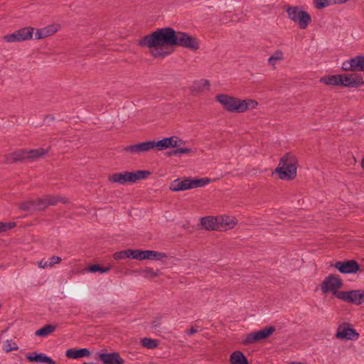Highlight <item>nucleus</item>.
<instances>
[{"label": "nucleus", "mask_w": 364, "mask_h": 364, "mask_svg": "<svg viewBox=\"0 0 364 364\" xmlns=\"http://www.w3.org/2000/svg\"><path fill=\"white\" fill-rule=\"evenodd\" d=\"M159 322L158 321H154L152 322V327H153V328H156V327H158V326H159Z\"/></svg>", "instance_id": "obj_56"}, {"label": "nucleus", "mask_w": 364, "mask_h": 364, "mask_svg": "<svg viewBox=\"0 0 364 364\" xmlns=\"http://www.w3.org/2000/svg\"><path fill=\"white\" fill-rule=\"evenodd\" d=\"M111 268H112L111 265H109L107 267H104L100 266V264H95L90 265L87 268V271L90 272H92V273H95L97 272H100L101 273H105V272H108L111 269Z\"/></svg>", "instance_id": "obj_30"}, {"label": "nucleus", "mask_w": 364, "mask_h": 364, "mask_svg": "<svg viewBox=\"0 0 364 364\" xmlns=\"http://www.w3.org/2000/svg\"><path fill=\"white\" fill-rule=\"evenodd\" d=\"M210 87V82L205 79L196 82L193 86V90L197 92H203L205 89L208 90Z\"/></svg>", "instance_id": "obj_27"}, {"label": "nucleus", "mask_w": 364, "mask_h": 364, "mask_svg": "<svg viewBox=\"0 0 364 364\" xmlns=\"http://www.w3.org/2000/svg\"><path fill=\"white\" fill-rule=\"evenodd\" d=\"M19 208L23 211H33L36 210L34 200H30L25 202L21 203L19 205Z\"/></svg>", "instance_id": "obj_35"}, {"label": "nucleus", "mask_w": 364, "mask_h": 364, "mask_svg": "<svg viewBox=\"0 0 364 364\" xmlns=\"http://www.w3.org/2000/svg\"><path fill=\"white\" fill-rule=\"evenodd\" d=\"M176 136H172L171 137L164 138L156 142V149L158 151H162L168 148H174L176 144Z\"/></svg>", "instance_id": "obj_19"}, {"label": "nucleus", "mask_w": 364, "mask_h": 364, "mask_svg": "<svg viewBox=\"0 0 364 364\" xmlns=\"http://www.w3.org/2000/svg\"><path fill=\"white\" fill-rule=\"evenodd\" d=\"M4 225H6V227H5V230L6 231L7 230L12 229V228H15L16 226V223H14V222L4 223Z\"/></svg>", "instance_id": "obj_49"}, {"label": "nucleus", "mask_w": 364, "mask_h": 364, "mask_svg": "<svg viewBox=\"0 0 364 364\" xmlns=\"http://www.w3.org/2000/svg\"><path fill=\"white\" fill-rule=\"evenodd\" d=\"M154 148L156 149V142L155 141H147L127 146L124 147L123 150L132 154H140Z\"/></svg>", "instance_id": "obj_11"}, {"label": "nucleus", "mask_w": 364, "mask_h": 364, "mask_svg": "<svg viewBox=\"0 0 364 364\" xmlns=\"http://www.w3.org/2000/svg\"><path fill=\"white\" fill-rule=\"evenodd\" d=\"M215 100L222 105L225 110L234 113L245 112L250 105H252V107H255L257 105V102L255 100H241L226 94L217 95L215 96Z\"/></svg>", "instance_id": "obj_2"}, {"label": "nucleus", "mask_w": 364, "mask_h": 364, "mask_svg": "<svg viewBox=\"0 0 364 364\" xmlns=\"http://www.w3.org/2000/svg\"><path fill=\"white\" fill-rule=\"evenodd\" d=\"M61 261V258L58 256L51 257L48 261H46L42 266L43 268L47 267H52L55 264L60 263Z\"/></svg>", "instance_id": "obj_42"}, {"label": "nucleus", "mask_w": 364, "mask_h": 364, "mask_svg": "<svg viewBox=\"0 0 364 364\" xmlns=\"http://www.w3.org/2000/svg\"><path fill=\"white\" fill-rule=\"evenodd\" d=\"M320 82L328 85H340V75H326L320 79Z\"/></svg>", "instance_id": "obj_24"}, {"label": "nucleus", "mask_w": 364, "mask_h": 364, "mask_svg": "<svg viewBox=\"0 0 364 364\" xmlns=\"http://www.w3.org/2000/svg\"><path fill=\"white\" fill-rule=\"evenodd\" d=\"M176 144H177L175 146L174 148L178 149L180 148L181 146L184 145L186 144V141L177 136Z\"/></svg>", "instance_id": "obj_50"}, {"label": "nucleus", "mask_w": 364, "mask_h": 364, "mask_svg": "<svg viewBox=\"0 0 364 364\" xmlns=\"http://www.w3.org/2000/svg\"><path fill=\"white\" fill-rule=\"evenodd\" d=\"M343 286L342 279L336 274H331L327 276L321 284V290L323 294L332 293L337 299H338L343 291H339Z\"/></svg>", "instance_id": "obj_6"}, {"label": "nucleus", "mask_w": 364, "mask_h": 364, "mask_svg": "<svg viewBox=\"0 0 364 364\" xmlns=\"http://www.w3.org/2000/svg\"><path fill=\"white\" fill-rule=\"evenodd\" d=\"M275 327L273 326H269L264 328L255 331L259 341H262L269 337L274 331Z\"/></svg>", "instance_id": "obj_25"}, {"label": "nucleus", "mask_w": 364, "mask_h": 364, "mask_svg": "<svg viewBox=\"0 0 364 364\" xmlns=\"http://www.w3.org/2000/svg\"><path fill=\"white\" fill-rule=\"evenodd\" d=\"M140 274L143 275L146 279H151L158 277L161 275V272L159 269L154 271L152 268L146 267L144 269L137 271Z\"/></svg>", "instance_id": "obj_26"}, {"label": "nucleus", "mask_w": 364, "mask_h": 364, "mask_svg": "<svg viewBox=\"0 0 364 364\" xmlns=\"http://www.w3.org/2000/svg\"><path fill=\"white\" fill-rule=\"evenodd\" d=\"M177 32L171 27L158 28L151 34L146 35L139 40L138 45L141 47L156 48V50H151V55L154 58H164L169 55L170 52L159 50L157 48L164 46L174 47Z\"/></svg>", "instance_id": "obj_1"}, {"label": "nucleus", "mask_w": 364, "mask_h": 364, "mask_svg": "<svg viewBox=\"0 0 364 364\" xmlns=\"http://www.w3.org/2000/svg\"><path fill=\"white\" fill-rule=\"evenodd\" d=\"M284 9L288 15V18L296 23L300 29H306L311 22L310 14L305 11H300L299 6H285Z\"/></svg>", "instance_id": "obj_7"}, {"label": "nucleus", "mask_w": 364, "mask_h": 364, "mask_svg": "<svg viewBox=\"0 0 364 364\" xmlns=\"http://www.w3.org/2000/svg\"><path fill=\"white\" fill-rule=\"evenodd\" d=\"M175 46H181L196 51L199 49V41L197 38L187 33L178 31Z\"/></svg>", "instance_id": "obj_8"}, {"label": "nucleus", "mask_w": 364, "mask_h": 364, "mask_svg": "<svg viewBox=\"0 0 364 364\" xmlns=\"http://www.w3.org/2000/svg\"><path fill=\"white\" fill-rule=\"evenodd\" d=\"M358 293H360L358 289L343 291L338 299H341L347 303L359 305V300L358 298Z\"/></svg>", "instance_id": "obj_18"}, {"label": "nucleus", "mask_w": 364, "mask_h": 364, "mask_svg": "<svg viewBox=\"0 0 364 364\" xmlns=\"http://www.w3.org/2000/svg\"><path fill=\"white\" fill-rule=\"evenodd\" d=\"M47 151L43 149H31L27 151L26 149H19L6 156V163L23 162L26 160H35L46 155Z\"/></svg>", "instance_id": "obj_5"}, {"label": "nucleus", "mask_w": 364, "mask_h": 364, "mask_svg": "<svg viewBox=\"0 0 364 364\" xmlns=\"http://www.w3.org/2000/svg\"><path fill=\"white\" fill-rule=\"evenodd\" d=\"M149 250H139L137 260L149 259Z\"/></svg>", "instance_id": "obj_46"}, {"label": "nucleus", "mask_w": 364, "mask_h": 364, "mask_svg": "<svg viewBox=\"0 0 364 364\" xmlns=\"http://www.w3.org/2000/svg\"><path fill=\"white\" fill-rule=\"evenodd\" d=\"M59 202H61L63 204H66V203H69V200L67 198H62V197L60 196V201Z\"/></svg>", "instance_id": "obj_54"}, {"label": "nucleus", "mask_w": 364, "mask_h": 364, "mask_svg": "<svg viewBox=\"0 0 364 364\" xmlns=\"http://www.w3.org/2000/svg\"><path fill=\"white\" fill-rule=\"evenodd\" d=\"M33 200L36 210H43L48 207L45 196Z\"/></svg>", "instance_id": "obj_36"}, {"label": "nucleus", "mask_w": 364, "mask_h": 364, "mask_svg": "<svg viewBox=\"0 0 364 364\" xmlns=\"http://www.w3.org/2000/svg\"><path fill=\"white\" fill-rule=\"evenodd\" d=\"M190 181L191 178L187 177L183 180L177 178L171 183L169 188L174 192L192 189Z\"/></svg>", "instance_id": "obj_15"}, {"label": "nucleus", "mask_w": 364, "mask_h": 364, "mask_svg": "<svg viewBox=\"0 0 364 364\" xmlns=\"http://www.w3.org/2000/svg\"><path fill=\"white\" fill-rule=\"evenodd\" d=\"M340 273L355 274L360 271V266L355 259H348L344 261H338L332 264Z\"/></svg>", "instance_id": "obj_9"}, {"label": "nucleus", "mask_w": 364, "mask_h": 364, "mask_svg": "<svg viewBox=\"0 0 364 364\" xmlns=\"http://www.w3.org/2000/svg\"><path fill=\"white\" fill-rule=\"evenodd\" d=\"M151 171L146 170H137L135 171H123L114 173L108 176V181L111 183L125 184L127 183H134L138 181L147 178L151 175Z\"/></svg>", "instance_id": "obj_4"}, {"label": "nucleus", "mask_w": 364, "mask_h": 364, "mask_svg": "<svg viewBox=\"0 0 364 364\" xmlns=\"http://www.w3.org/2000/svg\"><path fill=\"white\" fill-rule=\"evenodd\" d=\"M360 272H364V268L363 269L360 268Z\"/></svg>", "instance_id": "obj_60"}, {"label": "nucleus", "mask_w": 364, "mask_h": 364, "mask_svg": "<svg viewBox=\"0 0 364 364\" xmlns=\"http://www.w3.org/2000/svg\"><path fill=\"white\" fill-rule=\"evenodd\" d=\"M149 259H154V260H162L164 258L167 257L166 254L164 252H159L154 250H149Z\"/></svg>", "instance_id": "obj_38"}, {"label": "nucleus", "mask_w": 364, "mask_h": 364, "mask_svg": "<svg viewBox=\"0 0 364 364\" xmlns=\"http://www.w3.org/2000/svg\"><path fill=\"white\" fill-rule=\"evenodd\" d=\"M336 337L340 339L356 340L359 333L353 328H350L348 324L343 323L337 329Z\"/></svg>", "instance_id": "obj_12"}, {"label": "nucleus", "mask_w": 364, "mask_h": 364, "mask_svg": "<svg viewBox=\"0 0 364 364\" xmlns=\"http://www.w3.org/2000/svg\"><path fill=\"white\" fill-rule=\"evenodd\" d=\"M340 80H341L340 85L343 87L358 88L364 85L363 77L356 73L341 74L340 75Z\"/></svg>", "instance_id": "obj_10"}, {"label": "nucleus", "mask_w": 364, "mask_h": 364, "mask_svg": "<svg viewBox=\"0 0 364 364\" xmlns=\"http://www.w3.org/2000/svg\"><path fill=\"white\" fill-rule=\"evenodd\" d=\"M197 329H196L193 326H191L188 331L187 332V334L189 335V336H191L196 333H197Z\"/></svg>", "instance_id": "obj_51"}, {"label": "nucleus", "mask_w": 364, "mask_h": 364, "mask_svg": "<svg viewBox=\"0 0 364 364\" xmlns=\"http://www.w3.org/2000/svg\"><path fill=\"white\" fill-rule=\"evenodd\" d=\"M3 349L6 352L9 353V352H11L12 350H17L18 349V346L16 345V343L12 342L11 340H7V341H6L4 343Z\"/></svg>", "instance_id": "obj_40"}, {"label": "nucleus", "mask_w": 364, "mask_h": 364, "mask_svg": "<svg viewBox=\"0 0 364 364\" xmlns=\"http://www.w3.org/2000/svg\"><path fill=\"white\" fill-rule=\"evenodd\" d=\"M230 364H249L247 358L239 350L234 351L230 357Z\"/></svg>", "instance_id": "obj_22"}, {"label": "nucleus", "mask_w": 364, "mask_h": 364, "mask_svg": "<svg viewBox=\"0 0 364 364\" xmlns=\"http://www.w3.org/2000/svg\"><path fill=\"white\" fill-rule=\"evenodd\" d=\"M356 71L364 72V55H358L354 58Z\"/></svg>", "instance_id": "obj_41"}, {"label": "nucleus", "mask_w": 364, "mask_h": 364, "mask_svg": "<svg viewBox=\"0 0 364 364\" xmlns=\"http://www.w3.org/2000/svg\"><path fill=\"white\" fill-rule=\"evenodd\" d=\"M141 343L142 346L149 348L154 349L158 346V341L156 339H152L149 338H144L141 341Z\"/></svg>", "instance_id": "obj_31"}, {"label": "nucleus", "mask_w": 364, "mask_h": 364, "mask_svg": "<svg viewBox=\"0 0 364 364\" xmlns=\"http://www.w3.org/2000/svg\"><path fill=\"white\" fill-rule=\"evenodd\" d=\"M55 329H56L55 326L51 325V324H47V325L43 326L42 328H41L40 329H38L36 332V335L38 336L44 337V336H46L50 334L51 333H53Z\"/></svg>", "instance_id": "obj_28"}, {"label": "nucleus", "mask_w": 364, "mask_h": 364, "mask_svg": "<svg viewBox=\"0 0 364 364\" xmlns=\"http://www.w3.org/2000/svg\"><path fill=\"white\" fill-rule=\"evenodd\" d=\"M47 205H55L60 201L59 196L46 195Z\"/></svg>", "instance_id": "obj_43"}, {"label": "nucleus", "mask_w": 364, "mask_h": 364, "mask_svg": "<svg viewBox=\"0 0 364 364\" xmlns=\"http://www.w3.org/2000/svg\"><path fill=\"white\" fill-rule=\"evenodd\" d=\"M26 359L31 363L56 364L51 358L42 353L33 352L26 355Z\"/></svg>", "instance_id": "obj_14"}, {"label": "nucleus", "mask_w": 364, "mask_h": 364, "mask_svg": "<svg viewBox=\"0 0 364 364\" xmlns=\"http://www.w3.org/2000/svg\"><path fill=\"white\" fill-rule=\"evenodd\" d=\"M98 358L103 364H124V360L117 352L99 353Z\"/></svg>", "instance_id": "obj_13"}, {"label": "nucleus", "mask_w": 364, "mask_h": 364, "mask_svg": "<svg viewBox=\"0 0 364 364\" xmlns=\"http://www.w3.org/2000/svg\"><path fill=\"white\" fill-rule=\"evenodd\" d=\"M34 28L27 26L17 30V34L20 41H28L32 38Z\"/></svg>", "instance_id": "obj_23"}, {"label": "nucleus", "mask_w": 364, "mask_h": 364, "mask_svg": "<svg viewBox=\"0 0 364 364\" xmlns=\"http://www.w3.org/2000/svg\"><path fill=\"white\" fill-rule=\"evenodd\" d=\"M43 261H41L40 263H39V265L42 267V266L43 265Z\"/></svg>", "instance_id": "obj_59"}, {"label": "nucleus", "mask_w": 364, "mask_h": 364, "mask_svg": "<svg viewBox=\"0 0 364 364\" xmlns=\"http://www.w3.org/2000/svg\"><path fill=\"white\" fill-rule=\"evenodd\" d=\"M113 257L116 260H119V259H124L126 258H129V255H127V250H123V251H119V252H115L113 255Z\"/></svg>", "instance_id": "obj_45"}, {"label": "nucleus", "mask_w": 364, "mask_h": 364, "mask_svg": "<svg viewBox=\"0 0 364 364\" xmlns=\"http://www.w3.org/2000/svg\"><path fill=\"white\" fill-rule=\"evenodd\" d=\"M289 364H306V363H298V362H291Z\"/></svg>", "instance_id": "obj_58"}, {"label": "nucleus", "mask_w": 364, "mask_h": 364, "mask_svg": "<svg viewBox=\"0 0 364 364\" xmlns=\"http://www.w3.org/2000/svg\"><path fill=\"white\" fill-rule=\"evenodd\" d=\"M349 0H333V4H344L347 1H348Z\"/></svg>", "instance_id": "obj_52"}, {"label": "nucleus", "mask_w": 364, "mask_h": 364, "mask_svg": "<svg viewBox=\"0 0 364 364\" xmlns=\"http://www.w3.org/2000/svg\"><path fill=\"white\" fill-rule=\"evenodd\" d=\"M45 119L48 121H53L54 120V117L53 115H46Z\"/></svg>", "instance_id": "obj_55"}, {"label": "nucleus", "mask_w": 364, "mask_h": 364, "mask_svg": "<svg viewBox=\"0 0 364 364\" xmlns=\"http://www.w3.org/2000/svg\"><path fill=\"white\" fill-rule=\"evenodd\" d=\"M297 164L296 157L287 153L280 159L274 172L282 180H293L296 176Z\"/></svg>", "instance_id": "obj_3"}, {"label": "nucleus", "mask_w": 364, "mask_h": 364, "mask_svg": "<svg viewBox=\"0 0 364 364\" xmlns=\"http://www.w3.org/2000/svg\"><path fill=\"white\" fill-rule=\"evenodd\" d=\"M58 27L57 25H50L43 28L38 29L35 33V38L38 40L52 36L57 32Z\"/></svg>", "instance_id": "obj_20"}, {"label": "nucleus", "mask_w": 364, "mask_h": 364, "mask_svg": "<svg viewBox=\"0 0 364 364\" xmlns=\"http://www.w3.org/2000/svg\"><path fill=\"white\" fill-rule=\"evenodd\" d=\"M139 250H127L129 258L132 257V259H137Z\"/></svg>", "instance_id": "obj_47"}, {"label": "nucleus", "mask_w": 364, "mask_h": 364, "mask_svg": "<svg viewBox=\"0 0 364 364\" xmlns=\"http://www.w3.org/2000/svg\"><path fill=\"white\" fill-rule=\"evenodd\" d=\"M211 180L209 178H194L191 179V186L192 188L203 187L208 185Z\"/></svg>", "instance_id": "obj_29"}, {"label": "nucleus", "mask_w": 364, "mask_h": 364, "mask_svg": "<svg viewBox=\"0 0 364 364\" xmlns=\"http://www.w3.org/2000/svg\"><path fill=\"white\" fill-rule=\"evenodd\" d=\"M313 4L316 9L320 10L333 4V0H314Z\"/></svg>", "instance_id": "obj_34"}, {"label": "nucleus", "mask_w": 364, "mask_h": 364, "mask_svg": "<svg viewBox=\"0 0 364 364\" xmlns=\"http://www.w3.org/2000/svg\"><path fill=\"white\" fill-rule=\"evenodd\" d=\"M3 40L8 43L20 42L16 31L13 33L4 36Z\"/></svg>", "instance_id": "obj_44"}, {"label": "nucleus", "mask_w": 364, "mask_h": 364, "mask_svg": "<svg viewBox=\"0 0 364 364\" xmlns=\"http://www.w3.org/2000/svg\"><path fill=\"white\" fill-rule=\"evenodd\" d=\"M284 59V54L282 50H277L274 52V53L271 55L268 59V63L269 65L274 66L275 63L279 60H282Z\"/></svg>", "instance_id": "obj_32"}, {"label": "nucleus", "mask_w": 364, "mask_h": 364, "mask_svg": "<svg viewBox=\"0 0 364 364\" xmlns=\"http://www.w3.org/2000/svg\"><path fill=\"white\" fill-rule=\"evenodd\" d=\"M91 352L87 348H69L65 352V356L68 358L77 359L84 357H88Z\"/></svg>", "instance_id": "obj_17"}, {"label": "nucleus", "mask_w": 364, "mask_h": 364, "mask_svg": "<svg viewBox=\"0 0 364 364\" xmlns=\"http://www.w3.org/2000/svg\"><path fill=\"white\" fill-rule=\"evenodd\" d=\"M360 293L358 294V298L359 300V305L364 304V290L358 289Z\"/></svg>", "instance_id": "obj_48"}, {"label": "nucleus", "mask_w": 364, "mask_h": 364, "mask_svg": "<svg viewBox=\"0 0 364 364\" xmlns=\"http://www.w3.org/2000/svg\"><path fill=\"white\" fill-rule=\"evenodd\" d=\"M4 223L0 222V233L6 231Z\"/></svg>", "instance_id": "obj_53"}, {"label": "nucleus", "mask_w": 364, "mask_h": 364, "mask_svg": "<svg viewBox=\"0 0 364 364\" xmlns=\"http://www.w3.org/2000/svg\"><path fill=\"white\" fill-rule=\"evenodd\" d=\"M361 166L364 169V157L363 158V159L361 161Z\"/></svg>", "instance_id": "obj_57"}, {"label": "nucleus", "mask_w": 364, "mask_h": 364, "mask_svg": "<svg viewBox=\"0 0 364 364\" xmlns=\"http://www.w3.org/2000/svg\"><path fill=\"white\" fill-rule=\"evenodd\" d=\"M342 70L344 71H356L354 58L344 61L342 64Z\"/></svg>", "instance_id": "obj_33"}, {"label": "nucleus", "mask_w": 364, "mask_h": 364, "mask_svg": "<svg viewBox=\"0 0 364 364\" xmlns=\"http://www.w3.org/2000/svg\"><path fill=\"white\" fill-rule=\"evenodd\" d=\"M193 151L191 149L180 147V148H178V149H176L174 150H172L171 151L167 152V155L168 156H173V155H178L179 154H191V153H193Z\"/></svg>", "instance_id": "obj_39"}, {"label": "nucleus", "mask_w": 364, "mask_h": 364, "mask_svg": "<svg viewBox=\"0 0 364 364\" xmlns=\"http://www.w3.org/2000/svg\"><path fill=\"white\" fill-rule=\"evenodd\" d=\"M259 339L255 332H252L246 335L245 338L242 341V344L249 345L256 342H259Z\"/></svg>", "instance_id": "obj_37"}, {"label": "nucleus", "mask_w": 364, "mask_h": 364, "mask_svg": "<svg viewBox=\"0 0 364 364\" xmlns=\"http://www.w3.org/2000/svg\"><path fill=\"white\" fill-rule=\"evenodd\" d=\"M200 224L205 230L221 231V226H219L218 216H206L201 218Z\"/></svg>", "instance_id": "obj_16"}, {"label": "nucleus", "mask_w": 364, "mask_h": 364, "mask_svg": "<svg viewBox=\"0 0 364 364\" xmlns=\"http://www.w3.org/2000/svg\"><path fill=\"white\" fill-rule=\"evenodd\" d=\"M219 226H221V231L232 228L237 220L230 216H218Z\"/></svg>", "instance_id": "obj_21"}]
</instances>
